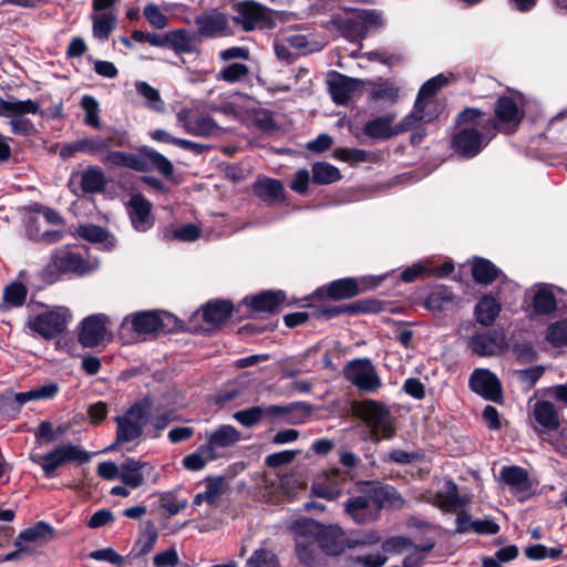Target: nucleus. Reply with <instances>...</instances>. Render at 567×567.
Listing matches in <instances>:
<instances>
[{
	"label": "nucleus",
	"mask_w": 567,
	"mask_h": 567,
	"mask_svg": "<svg viewBox=\"0 0 567 567\" xmlns=\"http://www.w3.org/2000/svg\"><path fill=\"white\" fill-rule=\"evenodd\" d=\"M496 133L495 120L486 117L478 109L466 107L455 118L451 147L458 156L473 158L488 145Z\"/></svg>",
	"instance_id": "1"
},
{
	"label": "nucleus",
	"mask_w": 567,
	"mask_h": 567,
	"mask_svg": "<svg viewBox=\"0 0 567 567\" xmlns=\"http://www.w3.org/2000/svg\"><path fill=\"white\" fill-rule=\"evenodd\" d=\"M103 153L104 155L100 161L111 168L125 167L136 172H147L155 168L165 177L173 174L171 161L147 146L142 147L140 153L111 151L110 148Z\"/></svg>",
	"instance_id": "2"
},
{
	"label": "nucleus",
	"mask_w": 567,
	"mask_h": 567,
	"mask_svg": "<svg viewBox=\"0 0 567 567\" xmlns=\"http://www.w3.org/2000/svg\"><path fill=\"white\" fill-rule=\"evenodd\" d=\"M390 491L368 487L359 495L349 497L344 505L346 513L357 524H368L375 520L383 506V499L390 497Z\"/></svg>",
	"instance_id": "3"
},
{
	"label": "nucleus",
	"mask_w": 567,
	"mask_h": 567,
	"mask_svg": "<svg viewBox=\"0 0 567 567\" xmlns=\"http://www.w3.org/2000/svg\"><path fill=\"white\" fill-rule=\"evenodd\" d=\"M92 453L85 451L82 446L72 443L56 445L50 452L43 454L38 464L41 466L47 478L58 476L60 467L68 463L86 464L92 458Z\"/></svg>",
	"instance_id": "4"
},
{
	"label": "nucleus",
	"mask_w": 567,
	"mask_h": 567,
	"mask_svg": "<svg viewBox=\"0 0 567 567\" xmlns=\"http://www.w3.org/2000/svg\"><path fill=\"white\" fill-rule=\"evenodd\" d=\"M358 413L369 429L372 440L380 441L393 436V417L384 404L368 400L361 403Z\"/></svg>",
	"instance_id": "5"
},
{
	"label": "nucleus",
	"mask_w": 567,
	"mask_h": 567,
	"mask_svg": "<svg viewBox=\"0 0 567 567\" xmlns=\"http://www.w3.org/2000/svg\"><path fill=\"white\" fill-rule=\"evenodd\" d=\"M380 539V535L371 530L355 538H351L346 543L343 532L339 527L324 526L318 542L319 547L327 555L337 556L344 550L346 546L354 548L359 545L375 544Z\"/></svg>",
	"instance_id": "6"
},
{
	"label": "nucleus",
	"mask_w": 567,
	"mask_h": 567,
	"mask_svg": "<svg viewBox=\"0 0 567 567\" xmlns=\"http://www.w3.org/2000/svg\"><path fill=\"white\" fill-rule=\"evenodd\" d=\"M35 114V102L33 100H4L0 97V116L10 120L11 130L14 134L28 135L33 130V123L28 117Z\"/></svg>",
	"instance_id": "7"
},
{
	"label": "nucleus",
	"mask_w": 567,
	"mask_h": 567,
	"mask_svg": "<svg viewBox=\"0 0 567 567\" xmlns=\"http://www.w3.org/2000/svg\"><path fill=\"white\" fill-rule=\"evenodd\" d=\"M71 319L66 307L38 302V334L49 339L62 333Z\"/></svg>",
	"instance_id": "8"
},
{
	"label": "nucleus",
	"mask_w": 567,
	"mask_h": 567,
	"mask_svg": "<svg viewBox=\"0 0 567 567\" xmlns=\"http://www.w3.org/2000/svg\"><path fill=\"white\" fill-rule=\"evenodd\" d=\"M344 377L360 391L374 393L381 385L375 367L369 359H355L344 368Z\"/></svg>",
	"instance_id": "9"
},
{
	"label": "nucleus",
	"mask_w": 567,
	"mask_h": 567,
	"mask_svg": "<svg viewBox=\"0 0 567 567\" xmlns=\"http://www.w3.org/2000/svg\"><path fill=\"white\" fill-rule=\"evenodd\" d=\"M234 21L243 28L244 31L269 28L272 24L270 10L252 0H246L235 6Z\"/></svg>",
	"instance_id": "10"
},
{
	"label": "nucleus",
	"mask_w": 567,
	"mask_h": 567,
	"mask_svg": "<svg viewBox=\"0 0 567 567\" xmlns=\"http://www.w3.org/2000/svg\"><path fill=\"white\" fill-rule=\"evenodd\" d=\"M383 276H367L361 278H342L332 281L328 288L327 293L330 298L340 300L355 297L357 295L378 287L383 279Z\"/></svg>",
	"instance_id": "11"
},
{
	"label": "nucleus",
	"mask_w": 567,
	"mask_h": 567,
	"mask_svg": "<svg viewBox=\"0 0 567 567\" xmlns=\"http://www.w3.org/2000/svg\"><path fill=\"white\" fill-rule=\"evenodd\" d=\"M32 276L27 270H20L17 278L3 287L0 300V313L24 306Z\"/></svg>",
	"instance_id": "12"
},
{
	"label": "nucleus",
	"mask_w": 567,
	"mask_h": 567,
	"mask_svg": "<svg viewBox=\"0 0 567 567\" xmlns=\"http://www.w3.org/2000/svg\"><path fill=\"white\" fill-rule=\"evenodd\" d=\"M241 440L240 432L233 425L223 424L206 434L205 451L212 458L224 456L225 452Z\"/></svg>",
	"instance_id": "13"
},
{
	"label": "nucleus",
	"mask_w": 567,
	"mask_h": 567,
	"mask_svg": "<svg viewBox=\"0 0 567 567\" xmlns=\"http://www.w3.org/2000/svg\"><path fill=\"white\" fill-rule=\"evenodd\" d=\"M198 38L216 39L230 34L229 20L226 13L218 10L203 12L195 18Z\"/></svg>",
	"instance_id": "14"
},
{
	"label": "nucleus",
	"mask_w": 567,
	"mask_h": 567,
	"mask_svg": "<svg viewBox=\"0 0 567 567\" xmlns=\"http://www.w3.org/2000/svg\"><path fill=\"white\" fill-rule=\"evenodd\" d=\"M131 320L132 328L138 334H148L158 330L169 329L171 322L175 318L167 312L157 311H142L127 317L125 320Z\"/></svg>",
	"instance_id": "15"
},
{
	"label": "nucleus",
	"mask_w": 567,
	"mask_h": 567,
	"mask_svg": "<svg viewBox=\"0 0 567 567\" xmlns=\"http://www.w3.org/2000/svg\"><path fill=\"white\" fill-rule=\"evenodd\" d=\"M470 388L481 396L493 402L502 399V386L496 374L487 369H475L470 378Z\"/></svg>",
	"instance_id": "16"
},
{
	"label": "nucleus",
	"mask_w": 567,
	"mask_h": 567,
	"mask_svg": "<svg viewBox=\"0 0 567 567\" xmlns=\"http://www.w3.org/2000/svg\"><path fill=\"white\" fill-rule=\"evenodd\" d=\"M107 318L105 315L97 313L84 318L80 326L79 342L86 348H93L104 341Z\"/></svg>",
	"instance_id": "17"
},
{
	"label": "nucleus",
	"mask_w": 567,
	"mask_h": 567,
	"mask_svg": "<svg viewBox=\"0 0 567 567\" xmlns=\"http://www.w3.org/2000/svg\"><path fill=\"white\" fill-rule=\"evenodd\" d=\"M152 204L142 195H133L127 203V213L132 226L137 231H146L154 225V217L151 214Z\"/></svg>",
	"instance_id": "18"
},
{
	"label": "nucleus",
	"mask_w": 567,
	"mask_h": 567,
	"mask_svg": "<svg viewBox=\"0 0 567 567\" xmlns=\"http://www.w3.org/2000/svg\"><path fill=\"white\" fill-rule=\"evenodd\" d=\"M329 93L337 104H347L362 82L339 72H332L327 81Z\"/></svg>",
	"instance_id": "19"
},
{
	"label": "nucleus",
	"mask_w": 567,
	"mask_h": 567,
	"mask_svg": "<svg viewBox=\"0 0 567 567\" xmlns=\"http://www.w3.org/2000/svg\"><path fill=\"white\" fill-rule=\"evenodd\" d=\"M504 336L496 331L475 333L468 340V348L481 357H492L504 348Z\"/></svg>",
	"instance_id": "20"
},
{
	"label": "nucleus",
	"mask_w": 567,
	"mask_h": 567,
	"mask_svg": "<svg viewBox=\"0 0 567 567\" xmlns=\"http://www.w3.org/2000/svg\"><path fill=\"white\" fill-rule=\"evenodd\" d=\"M285 301L286 295L282 290H266L244 299V303L249 306L252 311L269 313L278 312Z\"/></svg>",
	"instance_id": "21"
},
{
	"label": "nucleus",
	"mask_w": 567,
	"mask_h": 567,
	"mask_svg": "<svg viewBox=\"0 0 567 567\" xmlns=\"http://www.w3.org/2000/svg\"><path fill=\"white\" fill-rule=\"evenodd\" d=\"M109 147L110 141L102 136L85 137L63 145L60 148V156L70 158L79 152L96 154L107 151Z\"/></svg>",
	"instance_id": "22"
},
{
	"label": "nucleus",
	"mask_w": 567,
	"mask_h": 567,
	"mask_svg": "<svg viewBox=\"0 0 567 567\" xmlns=\"http://www.w3.org/2000/svg\"><path fill=\"white\" fill-rule=\"evenodd\" d=\"M60 258V265L63 272H72L79 276H84L95 271L100 262L97 259L83 258L81 255L73 251H56Z\"/></svg>",
	"instance_id": "23"
},
{
	"label": "nucleus",
	"mask_w": 567,
	"mask_h": 567,
	"mask_svg": "<svg viewBox=\"0 0 567 567\" xmlns=\"http://www.w3.org/2000/svg\"><path fill=\"white\" fill-rule=\"evenodd\" d=\"M496 124L506 125L513 132L523 118V112L516 102L508 96L499 97L495 103Z\"/></svg>",
	"instance_id": "24"
},
{
	"label": "nucleus",
	"mask_w": 567,
	"mask_h": 567,
	"mask_svg": "<svg viewBox=\"0 0 567 567\" xmlns=\"http://www.w3.org/2000/svg\"><path fill=\"white\" fill-rule=\"evenodd\" d=\"M394 120V113H388L372 118L364 124L363 133L371 138L388 140L398 135L396 127L393 124Z\"/></svg>",
	"instance_id": "25"
},
{
	"label": "nucleus",
	"mask_w": 567,
	"mask_h": 567,
	"mask_svg": "<svg viewBox=\"0 0 567 567\" xmlns=\"http://www.w3.org/2000/svg\"><path fill=\"white\" fill-rule=\"evenodd\" d=\"M157 538L158 533L155 526L148 522L133 545L131 551L126 555L128 565H133L136 559L151 553L156 545Z\"/></svg>",
	"instance_id": "26"
},
{
	"label": "nucleus",
	"mask_w": 567,
	"mask_h": 567,
	"mask_svg": "<svg viewBox=\"0 0 567 567\" xmlns=\"http://www.w3.org/2000/svg\"><path fill=\"white\" fill-rule=\"evenodd\" d=\"M533 417L538 431L556 430L559 426V413L549 401H537L533 406Z\"/></svg>",
	"instance_id": "27"
},
{
	"label": "nucleus",
	"mask_w": 567,
	"mask_h": 567,
	"mask_svg": "<svg viewBox=\"0 0 567 567\" xmlns=\"http://www.w3.org/2000/svg\"><path fill=\"white\" fill-rule=\"evenodd\" d=\"M198 41L197 33L187 29H176L168 32V48L176 54L197 52Z\"/></svg>",
	"instance_id": "28"
},
{
	"label": "nucleus",
	"mask_w": 567,
	"mask_h": 567,
	"mask_svg": "<svg viewBox=\"0 0 567 567\" xmlns=\"http://www.w3.org/2000/svg\"><path fill=\"white\" fill-rule=\"evenodd\" d=\"M16 549L1 555L3 561L21 560L32 556L35 547V527H30L22 533L14 540Z\"/></svg>",
	"instance_id": "29"
},
{
	"label": "nucleus",
	"mask_w": 567,
	"mask_h": 567,
	"mask_svg": "<svg viewBox=\"0 0 567 567\" xmlns=\"http://www.w3.org/2000/svg\"><path fill=\"white\" fill-rule=\"evenodd\" d=\"M499 477L514 494L527 492L530 487L527 471L519 466H503L499 471Z\"/></svg>",
	"instance_id": "30"
},
{
	"label": "nucleus",
	"mask_w": 567,
	"mask_h": 567,
	"mask_svg": "<svg viewBox=\"0 0 567 567\" xmlns=\"http://www.w3.org/2000/svg\"><path fill=\"white\" fill-rule=\"evenodd\" d=\"M147 466L145 462L128 457L120 465V480L125 486L137 488L144 483L143 470Z\"/></svg>",
	"instance_id": "31"
},
{
	"label": "nucleus",
	"mask_w": 567,
	"mask_h": 567,
	"mask_svg": "<svg viewBox=\"0 0 567 567\" xmlns=\"http://www.w3.org/2000/svg\"><path fill=\"white\" fill-rule=\"evenodd\" d=\"M533 311L537 315H550L557 308L553 288L548 285H537L533 289Z\"/></svg>",
	"instance_id": "32"
},
{
	"label": "nucleus",
	"mask_w": 567,
	"mask_h": 567,
	"mask_svg": "<svg viewBox=\"0 0 567 567\" xmlns=\"http://www.w3.org/2000/svg\"><path fill=\"white\" fill-rule=\"evenodd\" d=\"M323 525L317 523L315 519L300 518L293 522L289 529L292 533L296 543L305 540H319V537L323 532Z\"/></svg>",
	"instance_id": "33"
},
{
	"label": "nucleus",
	"mask_w": 567,
	"mask_h": 567,
	"mask_svg": "<svg viewBox=\"0 0 567 567\" xmlns=\"http://www.w3.org/2000/svg\"><path fill=\"white\" fill-rule=\"evenodd\" d=\"M254 193L264 202H281L284 185L274 178H261L254 184Z\"/></svg>",
	"instance_id": "34"
},
{
	"label": "nucleus",
	"mask_w": 567,
	"mask_h": 567,
	"mask_svg": "<svg viewBox=\"0 0 567 567\" xmlns=\"http://www.w3.org/2000/svg\"><path fill=\"white\" fill-rule=\"evenodd\" d=\"M153 408V401L146 396L135 402L123 415L125 420L131 421L133 425H137L141 431L150 422V416Z\"/></svg>",
	"instance_id": "35"
},
{
	"label": "nucleus",
	"mask_w": 567,
	"mask_h": 567,
	"mask_svg": "<svg viewBox=\"0 0 567 567\" xmlns=\"http://www.w3.org/2000/svg\"><path fill=\"white\" fill-rule=\"evenodd\" d=\"M203 318L206 322L218 324L226 321L233 311V305L225 300H215L207 302L203 307Z\"/></svg>",
	"instance_id": "36"
},
{
	"label": "nucleus",
	"mask_w": 567,
	"mask_h": 567,
	"mask_svg": "<svg viewBox=\"0 0 567 567\" xmlns=\"http://www.w3.org/2000/svg\"><path fill=\"white\" fill-rule=\"evenodd\" d=\"M472 275L476 282L489 285L502 276V271L489 260L475 258L472 265Z\"/></svg>",
	"instance_id": "37"
},
{
	"label": "nucleus",
	"mask_w": 567,
	"mask_h": 567,
	"mask_svg": "<svg viewBox=\"0 0 567 567\" xmlns=\"http://www.w3.org/2000/svg\"><path fill=\"white\" fill-rule=\"evenodd\" d=\"M347 25L354 28L359 37H363L371 28H379L384 24L382 13L375 10L362 11L355 20H348Z\"/></svg>",
	"instance_id": "38"
},
{
	"label": "nucleus",
	"mask_w": 567,
	"mask_h": 567,
	"mask_svg": "<svg viewBox=\"0 0 567 567\" xmlns=\"http://www.w3.org/2000/svg\"><path fill=\"white\" fill-rule=\"evenodd\" d=\"M115 421L117 424L115 443L105 447L103 452L113 451L116 444L133 442L143 434L137 425H133L131 421L122 416H116Z\"/></svg>",
	"instance_id": "39"
},
{
	"label": "nucleus",
	"mask_w": 567,
	"mask_h": 567,
	"mask_svg": "<svg viewBox=\"0 0 567 567\" xmlns=\"http://www.w3.org/2000/svg\"><path fill=\"white\" fill-rule=\"evenodd\" d=\"M499 311V302L491 296L483 297L475 306L476 320L484 326L492 324Z\"/></svg>",
	"instance_id": "40"
},
{
	"label": "nucleus",
	"mask_w": 567,
	"mask_h": 567,
	"mask_svg": "<svg viewBox=\"0 0 567 567\" xmlns=\"http://www.w3.org/2000/svg\"><path fill=\"white\" fill-rule=\"evenodd\" d=\"M93 25V37L100 41H106L111 32L115 29L116 17L112 12H104L101 14L91 16Z\"/></svg>",
	"instance_id": "41"
},
{
	"label": "nucleus",
	"mask_w": 567,
	"mask_h": 567,
	"mask_svg": "<svg viewBox=\"0 0 567 567\" xmlns=\"http://www.w3.org/2000/svg\"><path fill=\"white\" fill-rule=\"evenodd\" d=\"M218 128L217 122L209 115L196 116L185 124L186 133L198 137H208Z\"/></svg>",
	"instance_id": "42"
},
{
	"label": "nucleus",
	"mask_w": 567,
	"mask_h": 567,
	"mask_svg": "<svg viewBox=\"0 0 567 567\" xmlns=\"http://www.w3.org/2000/svg\"><path fill=\"white\" fill-rule=\"evenodd\" d=\"M105 184V175L97 166H90L81 175V186L85 193L93 194L102 192Z\"/></svg>",
	"instance_id": "43"
},
{
	"label": "nucleus",
	"mask_w": 567,
	"mask_h": 567,
	"mask_svg": "<svg viewBox=\"0 0 567 567\" xmlns=\"http://www.w3.org/2000/svg\"><path fill=\"white\" fill-rule=\"evenodd\" d=\"M340 178V171L327 162H317L312 165V181L316 184H332Z\"/></svg>",
	"instance_id": "44"
},
{
	"label": "nucleus",
	"mask_w": 567,
	"mask_h": 567,
	"mask_svg": "<svg viewBox=\"0 0 567 567\" xmlns=\"http://www.w3.org/2000/svg\"><path fill=\"white\" fill-rule=\"evenodd\" d=\"M399 97V87L389 80H380L373 83L370 91V99L373 101H383L394 103Z\"/></svg>",
	"instance_id": "45"
},
{
	"label": "nucleus",
	"mask_w": 567,
	"mask_h": 567,
	"mask_svg": "<svg viewBox=\"0 0 567 567\" xmlns=\"http://www.w3.org/2000/svg\"><path fill=\"white\" fill-rule=\"evenodd\" d=\"M135 89L140 96L145 100L148 109L155 112H163L165 106L157 89L151 86L147 82L136 81Z\"/></svg>",
	"instance_id": "46"
},
{
	"label": "nucleus",
	"mask_w": 567,
	"mask_h": 567,
	"mask_svg": "<svg viewBox=\"0 0 567 567\" xmlns=\"http://www.w3.org/2000/svg\"><path fill=\"white\" fill-rule=\"evenodd\" d=\"M439 498L447 512H454L464 505L463 499L458 495L457 485L453 481L444 483L443 489L439 492Z\"/></svg>",
	"instance_id": "47"
},
{
	"label": "nucleus",
	"mask_w": 567,
	"mask_h": 567,
	"mask_svg": "<svg viewBox=\"0 0 567 567\" xmlns=\"http://www.w3.org/2000/svg\"><path fill=\"white\" fill-rule=\"evenodd\" d=\"M81 107L84 111V123L91 127L99 128L101 120L97 100L92 95H84L81 100Z\"/></svg>",
	"instance_id": "48"
},
{
	"label": "nucleus",
	"mask_w": 567,
	"mask_h": 567,
	"mask_svg": "<svg viewBox=\"0 0 567 567\" xmlns=\"http://www.w3.org/2000/svg\"><path fill=\"white\" fill-rule=\"evenodd\" d=\"M563 554V547H546L542 544L530 545L526 547L525 555L532 560L551 559L557 560Z\"/></svg>",
	"instance_id": "49"
},
{
	"label": "nucleus",
	"mask_w": 567,
	"mask_h": 567,
	"mask_svg": "<svg viewBox=\"0 0 567 567\" xmlns=\"http://www.w3.org/2000/svg\"><path fill=\"white\" fill-rule=\"evenodd\" d=\"M247 567H281V565L274 551L258 548L248 558Z\"/></svg>",
	"instance_id": "50"
},
{
	"label": "nucleus",
	"mask_w": 567,
	"mask_h": 567,
	"mask_svg": "<svg viewBox=\"0 0 567 567\" xmlns=\"http://www.w3.org/2000/svg\"><path fill=\"white\" fill-rule=\"evenodd\" d=\"M265 416L264 406H251L245 410L237 411L233 414V419L239 424L251 427L261 422Z\"/></svg>",
	"instance_id": "51"
},
{
	"label": "nucleus",
	"mask_w": 567,
	"mask_h": 567,
	"mask_svg": "<svg viewBox=\"0 0 567 567\" xmlns=\"http://www.w3.org/2000/svg\"><path fill=\"white\" fill-rule=\"evenodd\" d=\"M296 555L299 561L306 566H310L316 561L318 540L296 542Z\"/></svg>",
	"instance_id": "52"
},
{
	"label": "nucleus",
	"mask_w": 567,
	"mask_h": 567,
	"mask_svg": "<svg viewBox=\"0 0 567 567\" xmlns=\"http://www.w3.org/2000/svg\"><path fill=\"white\" fill-rule=\"evenodd\" d=\"M415 102H421L420 115L424 123H430L437 118L444 109V105L436 99H416Z\"/></svg>",
	"instance_id": "53"
},
{
	"label": "nucleus",
	"mask_w": 567,
	"mask_h": 567,
	"mask_svg": "<svg viewBox=\"0 0 567 567\" xmlns=\"http://www.w3.org/2000/svg\"><path fill=\"white\" fill-rule=\"evenodd\" d=\"M452 298L453 295L451 290L444 286H440L427 296L425 306L432 311H439L445 302L452 301Z\"/></svg>",
	"instance_id": "54"
},
{
	"label": "nucleus",
	"mask_w": 567,
	"mask_h": 567,
	"mask_svg": "<svg viewBox=\"0 0 567 567\" xmlns=\"http://www.w3.org/2000/svg\"><path fill=\"white\" fill-rule=\"evenodd\" d=\"M216 458H212L207 451H205V444L202 445L196 452L186 455L183 458V465L185 468L189 471H199L206 466V464L210 461H215Z\"/></svg>",
	"instance_id": "55"
},
{
	"label": "nucleus",
	"mask_w": 567,
	"mask_h": 567,
	"mask_svg": "<svg viewBox=\"0 0 567 567\" xmlns=\"http://www.w3.org/2000/svg\"><path fill=\"white\" fill-rule=\"evenodd\" d=\"M60 262L61 261L59 258V254H52L50 261L41 271V280L45 285H52L60 279V277L64 274Z\"/></svg>",
	"instance_id": "56"
},
{
	"label": "nucleus",
	"mask_w": 567,
	"mask_h": 567,
	"mask_svg": "<svg viewBox=\"0 0 567 567\" xmlns=\"http://www.w3.org/2000/svg\"><path fill=\"white\" fill-rule=\"evenodd\" d=\"M546 340L555 347L567 344V321L551 323L547 328Z\"/></svg>",
	"instance_id": "57"
},
{
	"label": "nucleus",
	"mask_w": 567,
	"mask_h": 567,
	"mask_svg": "<svg viewBox=\"0 0 567 567\" xmlns=\"http://www.w3.org/2000/svg\"><path fill=\"white\" fill-rule=\"evenodd\" d=\"M420 105L421 102H415L413 110L404 118L395 124L398 135L410 130L417 128L424 124V121L420 115Z\"/></svg>",
	"instance_id": "58"
},
{
	"label": "nucleus",
	"mask_w": 567,
	"mask_h": 567,
	"mask_svg": "<svg viewBox=\"0 0 567 567\" xmlns=\"http://www.w3.org/2000/svg\"><path fill=\"white\" fill-rule=\"evenodd\" d=\"M289 405H305L306 408L300 409H289V412L287 413L286 422L290 424H302L308 421L310 415L313 412V406L307 402L298 401V402H291Z\"/></svg>",
	"instance_id": "59"
},
{
	"label": "nucleus",
	"mask_w": 567,
	"mask_h": 567,
	"mask_svg": "<svg viewBox=\"0 0 567 567\" xmlns=\"http://www.w3.org/2000/svg\"><path fill=\"white\" fill-rule=\"evenodd\" d=\"M248 66L243 63H231L217 74V80L235 83L245 78L248 74Z\"/></svg>",
	"instance_id": "60"
},
{
	"label": "nucleus",
	"mask_w": 567,
	"mask_h": 567,
	"mask_svg": "<svg viewBox=\"0 0 567 567\" xmlns=\"http://www.w3.org/2000/svg\"><path fill=\"white\" fill-rule=\"evenodd\" d=\"M447 83V78L443 74L427 80L420 89L416 99H435V94Z\"/></svg>",
	"instance_id": "61"
},
{
	"label": "nucleus",
	"mask_w": 567,
	"mask_h": 567,
	"mask_svg": "<svg viewBox=\"0 0 567 567\" xmlns=\"http://www.w3.org/2000/svg\"><path fill=\"white\" fill-rule=\"evenodd\" d=\"M76 234L91 243H104L109 236L102 227L92 224L79 226Z\"/></svg>",
	"instance_id": "62"
},
{
	"label": "nucleus",
	"mask_w": 567,
	"mask_h": 567,
	"mask_svg": "<svg viewBox=\"0 0 567 567\" xmlns=\"http://www.w3.org/2000/svg\"><path fill=\"white\" fill-rule=\"evenodd\" d=\"M144 17L150 24L156 29H164L168 25L167 16L154 3H148L144 8Z\"/></svg>",
	"instance_id": "63"
},
{
	"label": "nucleus",
	"mask_w": 567,
	"mask_h": 567,
	"mask_svg": "<svg viewBox=\"0 0 567 567\" xmlns=\"http://www.w3.org/2000/svg\"><path fill=\"white\" fill-rule=\"evenodd\" d=\"M90 557L100 560V561H107L112 565L123 567L125 565H128L127 557H123L120 554H117L113 548L107 547L99 550H94L90 554Z\"/></svg>",
	"instance_id": "64"
}]
</instances>
